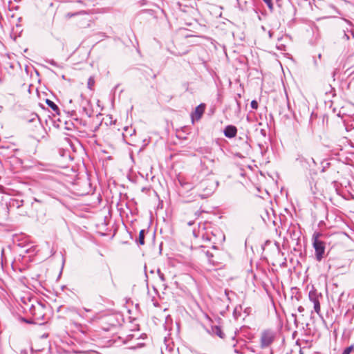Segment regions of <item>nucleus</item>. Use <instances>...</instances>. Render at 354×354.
I'll return each mask as SVG.
<instances>
[{
    "mask_svg": "<svg viewBox=\"0 0 354 354\" xmlns=\"http://www.w3.org/2000/svg\"><path fill=\"white\" fill-rule=\"evenodd\" d=\"M218 182L212 178H207L201 181L198 185V196L201 198L209 197L216 190Z\"/></svg>",
    "mask_w": 354,
    "mask_h": 354,
    "instance_id": "obj_1",
    "label": "nucleus"
},
{
    "mask_svg": "<svg viewBox=\"0 0 354 354\" xmlns=\"http://www.w3.org/2000/svg\"><path fill=\"white\" fill-rule=\"evenodd\" d=\"M336 37L343 44L354 39L353 26L348 21L343 22L337 30Z\"/></svg>",
    "mask_w": 354,
    "mask_h": 354,
    "instance_id": "obj_2",
    "label": "nucleus"
},
{
    "mask_svg": "<svg viewBox=\"0 0 354 354\" xmlns=\"http://www.w3.org/2000/svg\"><path fill=\"white\" fill-rule=\"evenodd\" d=\"M319 236L318 233L313 234V245L315 251V258L317 261H320L324 258L325 254V243L319 239Z\"/></svg>",
    "mask_w": 354,
    "mask_h": 354,
    "instance_id": "obj_3",
    "label": "nucleus"
},
{
    "mask_svg": "<svg viewBox=\"0 0 354 354\" xmlns=\"http://www.w3.org/2000/svg\"><path fill=\"white\" fill-rule=\"evenodd\" d=\"M79 111L82 115L91 118L93 115V109L90 100L85 98L83 94L80 95V102Z\"/></svg>",
    "mask_w": 354,
    "mask_h": 354,
    "instance_id": "obj_4",
    "label": "nucleus"
},
{
    "mask_svg": "<svg viewBox=\"0 0 354 354\" xmlns=\"http://www.w3.org/2000/svg\"><path fill=\"white\" fill-rule=\"evenodd\" d=\"M29 310L35 321L37 322L44 320V308L41 305L39 304H38L37 306L32 304L29 308Z\"/></svg>",
    "mask_w": 354,
    "mask_h": 354,
    "instance_id": "obj_5",
    "label": "nucleus"
},
{
    "mask_svg": "<svg viewBox=\"0 0 354 354\" xmlns=\"http://www.w3.org/2000/svg\"><path fill=\"white\" fill-rule=\"evenodd\" d=\"M322 294L318 292L317 290L313 288L310 290L308 297L310 301L314 304V310L319 315L320 313V302L319 299L322 298Z\"/></svg>",
    "mask_w": 354,
    "mask_h": 354,
    "instance_id": "obj_6",
    "label": "nucleus"
},
{
    "mask_svg": "<svg viewBox=\"0 0 354 354\" xmlns=\"http://www.w3.org/2000/svg\"><path fill=\"white\" fill-rule=\"evenodd\" d=\"M275 337L274 333L270 330H266L262 332L261 337V346L266 348L269 346L274 341Z\"/></svg>",
    "mask_w": 354,
    "mask_h": 354,
    "instance_id": "obj_7",
    "label": "nucleus"
},
{
    "mask_svg": "<svg viewBox=\"0 0 354 354\" xmlns=\"http://www.w3.org/2000/svg\"><path fill=\"white\" fill-rule=\"evenodd\" d=\"M118 326V322L113 316L107 317L104 319L102 322V328L103 330L109 331L116 328Z\"/></svg>",
    "mask_w": 354,
    "mask_h": 354,
    "instance_id": "obj_8",
    "label": "nucleus"
},
{
    "mask_svg": "<svg viewBox=\"0 0 354 354\" xmlns=\"http://www.w3.org/2000/svg\"><path fill=\"white\" fill-rule=\"evenodd\" d=\"M205 109V104L203 103L200 104L198 106L196 107L195 111L191 114V118L193 123L194 122V121H198L201 118L204 113Z\"/></svg>",
    "mask_w": 354,
    "mask_h": 354,
    "instance_id": "obj_9",
    "label": "nucleus"
},
{
    "mask_svg": "<svg viewBox=\"0 0 354 354\" xmlns=\"http://www.w3.org/2000/svg\"><path fill=\"white\" fill-rule=\"evenodd\" d=\"M224 135L228 138H234L237 133V129L234 125H227L223 131Z\"/></svg>",
    "mask_w": 354,
    "mask_h": 354,
    "instance_id": "obj_10",
    "label": "nucleus"
},
{
    "mask_svg": "<svg viewBox=\"0 0 354 354\" xmlns=\"http://www.w3.org/2000/svg\"><path fill=\"white\" fill-rule=\"evenodd\" d=\"M73 312L77 313L82 319H86L88 322H92L95 318V315L84 313L82 310H73Z\"/></svg>",
    "mask_w": 354,
    "mask_h": 354,
    "instance_id": "obj_11",
    "label": "nucleus"
},
{
    "mask_svg": "<svg viewBox=\"0 0 354 354\" xmlns=\"http://www.w3.org/2000/svg\"><path fill=\"white\" fill-rule=\"evenodd\" d=\"M288 232L290 234V238L293 240H298L299 239V232L298 231V227L296 225L291 226L288 230Z\"/></svg>",
    "mask_w": 354,
    "mask_h": 354,
    "instance_id": "obj_12",
    "label": "nucleus"
},
{
    "mask_svg": "<svg viewBox=\"0 0 354 354\" xmlns=\"http://www.w3.org/2000/svg\"><path fill=\"white\" fill-rule=\"evenodd\" d=\"M209 333L212 335H217L221 339L224 338L225 336V334L223 332L222 329L221 328V327L218 326H212Z\"/></svg>",
    "mask_w": 354,
    "mask_h": 354,
    "instance_id": "obj_13",
    "label": "nucleus"
},
{
    "mask_svg": "<svg viewBox=\"0 0 354 354\" xmlns=\"http://www.w3.org/2000/svg\"><path fill=\"white\" fill-rule=\"evenodd\" d=\"M46 103L57 115H59V109L53 101L46 99Z\"/></svg>",
    "mask_w": 354,
    "mask_h": 354,
    "instance_id": "obj_14",
    "label": "nucleus"
},
{
    "mask_svg": "<svg viewBox=\"0 0 354 354\" xmlns=\"http://www.w3.org/2000/svg\"><path fill=\"white\" fill-rule=\"evenodd\" d=\"M145 230H142L140 231L138 239L137 240V243L140 245H142L145 244Z\"/></svg>",
    "mask_w": 354,
    "mask_h": 354,
    "instance_id": "obj_15",
    "label": "nucleus"
},
{
    "mask_svg": "<svg viewBox=\"0 0 354 354\" xmlns=\"http://www.w3.org/2000/svg\"><path fill=\"white\" fill-rule=\"evenodd\" d=\"M88 12L85 10H82V11H79V12H68L66 15V17L68 18V19H70L73 17H75L76 15H85V14H87Z\"/></svg>",
    "mask_w": 354,
    "mask_h": 354,
    "instance_id": "obj_16",
    "label": "nucleus"
},
{
    "mask_svg": "<svg viewBox=\"0 0 354 354\" xmlns=\"http://www.w3.org/2000/svg\"><path fill=\"white\" fill-rule=\"evenodd\" d=\"M95 84V79H94V77L93 76H91L88 80V82H87V87L88 89H90L91 91L93 90V87Z\"/></svg>",
    "mask_w": 354,
    "mask_h": 354,
    "instance_id": "obj_17",
    "label": "nucleus"
},
{
    "mask_svg": "<svg viewBox=\"0 0 354 354\" xmlns=\"http://www.w3.org/2000/svg\"><path fill=\"white\" fill-rule=\"evenodd\" d=\"M264 3L267 5L268 8L270 11H272L274 9L273 3L272 0H263Z\"/></svg>",
    "mask_w": 354,
    "mask_h": 354,
    "instance_id": "obj_18",
    "label": "nucleus"
},
{
    "mask_svg": "<svg viewBox=\"0 0 354 354\" xmlns=\"http://www.w3.org/2000/svg\"><path fill=\"white\" fill-rule=\"evenodd\" d=\"M354 350V346L351 345L348 347H346L342 352V354H350Z\"/></svg>",
    "mask_w": 354,
    "mask_h": 354,
    "instance_id": "obj_19",
    "label": "nucleus"
},
{
    "mask_svg": "<svg viewBox=\"0 0 354 354\" xmlns=\"http://www.w3.org/2000/svg\"><path fill=\"white\" fill-rule=\"evenodd\" d=\"M12 205L16 206L17 208H19L20 207H21L23 205V201H19L17 200H14L12 202Z\"/></svg>",
    "mask_w": 354,
    "mask_h": 354,
    "instance_id": "obj_20",
    "label": "nucleus"
},
{
    "mask_svg": "<svg viewBox=\"0 0 354 354\" xmlns=\"http://www.w3.org/2000/svg\"><path fill=\"white\" fill-rule=\"evenodd\" d=\"M157 272H158V277L160 279V280L162 282L165 281L166 279H165V274L160 270V269L158 270Z\"/></svg>",
    "mask_w": 354,
    "mask_h": 354,
    "instance_id": "obj_21",
    "label": "nucleus"
},
{
    "mask_svg": "<svg viewBox=\"0 0 354 354\" xmlns=\"http://www.w3.org/2000/svg\"><path fill=\"white\" fill-rule=\"evenodd\" d=\"M250 106L254 109H257L258 108V102L257 100H254L251 102Z\"/></svg>",
    "mask_w": 354,
    "mask_h": 354,
    "instance_id": "obj_22",
    "label": "nucleus"
},
{
    "mask_svg": "<svg viewBox=\"0 0 354 354\" xmlns=\"http://www.w3.org/2000/svg\"><path fill=\"white\" fill-rule=\"evenodd\" d=\"M73 310H78L77 308H74ZM80 310H82L84 313H89V314H91V315H94L93 313V310L90 308H80Z\"/></svg>",
    "mask_w": 354,
    "mask_h": 354,
    "instance_id": "obj_23",
    "label": "nucleus"
},
{
    "mask_svg": "<svg viewBox=\"0 0 354 354\" xmlns=\"http://www.w3.org/2000/svg\"><path fill=\"white\" fill-rule=\"evenodd\" d=\"M205 254H206V256H207V257L208 258L209 261L210 262H213V263H214L213 260L212 259V257H213V254H212V253H211V252H209V251H207Z\"/></svg>",
    "mask_w": 354,
    "mask_h": 354,
    "instance_id": "obj_24",
    "label": "nucleus"
},
{
    "mask_svg": "<svg viewBox=\"0 0 354 354\" xmlns=\"http://www.w3.org/2000/svg\"><path fill=\"white\" fill-rule=\"evenodd\" d=\"M47 62L52 66H54L56 67L59 66L53 59L48 60V61H47Z\"/></svg>",
    "mask_w": 354,
    "mask_h": 354,
    "instance_id": "obj_25",
    "label": "nucleus"
},
{
    "mask_svg": "<svg viewBox=\"0 0 354 354\" xmlns=\"http://www.w3.org/2000/svg\"><path fill=\"white\" fill-rule=\"evenodd\" d=\"M22 320L24 322H26V323H28V324L37 323V322L35 321V320L27 319L26 318H22Z\"/></svg>",
    "mask_w": 354,
    "mask_h": 354,
    "instance_id": "obj_26",
    "label": "nucleus"
},
{
    "mask_svg": "<svg viewBox=\"0 0 354 354\" xmlns=\"http://www.w3.org/2000/svg\"><path fill=\"white\" fill-rule=\"evenodd\" d=\"M76 1L80 3L81 6H86V3L84 1H82V0H76Z\"/></svg>",
    "mask_w": 354,
    "mask_h": 354,
    "instance_id": "obj_27",
    "label": "nucleus"
},
{
    "mask_svg": "<svg viewBox=\"0 0 354 354\" xmlns=\"http://www.w3.org/2000/svg\"><path fill=\"white\" fill-rule=\"evenodd\" d=\"M234 352L238 354H242L237 348H234Z\"/></svg>",
    "mask_w": 354,
    "mask_h": 354,
    "instance_id": "obj_28",
    "label": "nucleus"
},
{
    "mask_svg": "<svg viewBox=\"0 0 354 354\" xmlns=\"http://www.w3.org/2000/svg\"><path fill=\"white\" fill-rule=\"evenodd\" d=\"M71 116H73L75 115V111L73 110L71 111Z\"/></svg>",
    "mask_w": 354,
    "mask_h": 354,
    "instance_id": "obj_29",
    "label": "nucleus"
},
{
    "mask_svg": "<svg viewBox=\"0 0 354 354\" xmlns=\"http://www.w3.org/2000/svg\"><path fill=\"white\" fill-rule=\"evenodd\" d=\"M269 37H272V32L271 31H269Z\"/></svg>",
    "mask_w": 354,
    "mask_h": 354,
    "instance_id": "obj_30",
    "label": "nucleus"
},
{
    "mask_svg": "<svg viewBox=\"0 0 354 354\" xmlns=\"http://www.w3.org/2000/svg\"><path fill=\"white\" fill-rule=\"evenodd\" d=\"M261 133H262V134H263V135L265 136V134H266V133H265V130L261 129Z\"/></svg>",
    "mask_w": 354,
    "mask_h": 354,
    "instance_id": "obj_31",
    "label": "nucleus"
},
{
    "mask_svg": "<svg viewBox=\"0 0 354 354\" xmlns=\"http://www.w3.org/2000/svg\"><path fill=\"white\" fill-rule=\"evenodd\" d=\"M34 201L35 202L41 203V201L37 199L36 198H34Z\"/></svg>",
    "mask_w": 354,
    "mask_h": 354,
    "instance_id": "obj_32",
    "label": "nucleus"
},
{
    "mask_svg": "<svg viewBox=\"0 0 354 354\" xmlns=\"http://www.w3.org/2000/svg\"><path fill=\"white\" fill-rule=\"evenodd\" d=\"M135 132H136V130H135V129H133V131H132V133H130V135H131V136H132L133 134H134V133H135Z\"/></svg>",
    "mask_w": 354,
    "mask_h": 354,
    "instance_id": "obj_33",
    "label": "nucleus"
},
{
    "mask_svg": "<svg viewBox=\"0 0 354 354\" xmlns=\"http://www.w3.org/2000/svg\"><path fill=\"white\" fill-rule=\"evenodd\" d=\"M129 128L128 127H124V131H127L129 130Z\"/></svg>",
    "mask_w": 354,
    "mask_h": 354,
    "instance_id": "obj_34",
    "label": "nucleus"
},
{
    "mask_svg": "<svg viewBox=\"0 0 354 354\" xmlns=\"http://www.w3.org/2000/svg\"><path fill=\"white\" fill-rule=\"evenodd\" d=\"M302 310H303L302 307H299V311H301Z\"/></svg>",
    "mask_w": 354,
    "mask_h": 354,
    "instance_id": "obj_35",
    "label": "nucleus"
},
{
    "mask_svg": "<svg viewBox=\"0 0 354 354\" xmlns=\"http://www.w3.org/2000/svg\"><path fill=\"white\" fill-rule=\"evenodd\" d=\"M299 354H304L301 350L299 351Z\"/></svg>",
    "mask_w": 354,
    "mask_h": 354,
    "instance_id": "obj_36",
    "label": "nucleus"
},
{
    "mask_svg": "<svg viewBox=\"0 0 354 354\" xmlns=\"http://www.w3.org/2000/svg\"><path fill=\"white\" fill-rule=\"evenodd\" d=\"M321 56H322L321 54H319V55H318L319 58H321Z\"/></svg>",
    "mask_w": 354,
    "mask_h": 354,
    "instance_id": "obj_37",
    "label": "nucleus"
},
{
    "mask_svg": "<svg viewBox=\"0 0 354 354\" xmlns=\"http://www.w3.org/2000/svg\"><path fill=\"white\" fill-rule=\"evenodd\" d=\"M270 354H273V353L271 351Z\"/></svg>",
    "mask_w": 354,
    "mask_h": 354,
    "instance_id": "obj_38",
    "label": "nucleus"
}]
</instances>
